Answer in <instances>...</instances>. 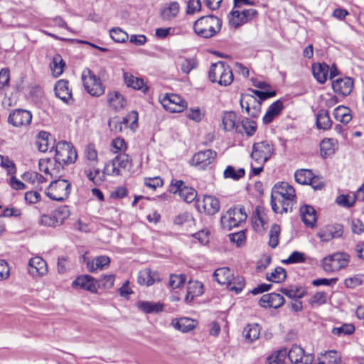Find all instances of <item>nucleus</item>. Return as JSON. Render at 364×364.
<instances>
[{
    "mask_svg": "<svg viewBox=\"0 0 364 364\" xmlns=\"http://www.w3.org/2000/svg\"><path fill=\"white\" fill-rule=\"evenodd\" d=\"M50 134L46 132H40L36 140V146L41 152H46L48 149V138Z\"/></svg>",
    "mask_w": 364,
    "mask_h": 364,
    "instance_id": "46",
    "label": "nucleus"
},
{
    "mask_svg": "<svg viewBox=\"0 0 364 364\" xmlns=\"http://www.w3.org/2000/svg\"><path fill=\"white\" fill-rule=\"evenodd\" d=\"M201 9V2L200 0H188L187 3L186 14L192 15L199 12Z\"/></svg>",
    "mask_w": 364,
    "mask_h": 364,
    "instance_id": "64",
    "label": "nucleus"
},
{
    "mask_svg": "<svg viewBox=\"0 0 364 364\" xmlns=\"http://www.w3.org/2000/svg\"><path fill=\"white\" fill-rule=\"evenodd\" d=\"M137 308L146 314H154L162 311L164 305L160 302H151L139 301L136 303Z\"/></svg>",
    "mask_w": 364,
    "mask_h": 364,
    "instance_id": "33",
    "label": "nucleus"
},
{
    "mask_svg": "<svg viewBox=\"0 0 364 364\" xmlns=\"http://www.w3.org/2000/svg\"><path fill=\"white\" fill-rule=\"evenodd\" d=\"M334 118L343 124H348L352 119L350 109L345 106H338L333 111Z\"/></svg>",
    "mask_w": 364,
    "mask_h": 364,
    "instance_id": "38",
    "label": "nucleus"
},
{
    "mask_svg": "<svg viewBox=\"0 0 364 364\" xmlns=\"http://www.w3.org/2000/svg\"><path fill=\"white\" fill-rule=\"evenodd\" d=\"M10 81V73L8 68L0 70V90L9 87Z\"/></svg>",
    "mask_w": 364,
    "mask_h": 364,
    "instance_id": "63",
    "label": "nucleus"
},
{
    "mask_svg": "<svg viewBox=\"0 0 364 364\" xmlns=\"http://www.w3.org/2000/svg\"><path fill=\"white\" fill-rule=\"evenodd\" d=\"M77 157L73 145L65 141H59L55 146V159L63 164L74 163Z\"/></svg>",
    "mask_w": 364,
    "mask_h": 364,
    "instance_id": "8",
    "label": "nucleus"
},
{
    "mask_svg": "<svg viewBox=\"0 0 364 364\" xmlns=\"http://www.w3.org/2000/svg\"><path fill=\"white\" fill-rule=\"evenodd\" d=\"M205 116V112L198 107L191 108L187 111L186 117L194 122H200Z\"/></svg>",
    "mask_w": 364,
    "mask_h": 364,
    "instance_id": "55",
    "label": "nucleus"
},
{
    "mask_svg": "<svg viewBox=\"0 0 364 364\" xmlns=\"http://www.w3.org/2000/svg\"><path fill=\"white\" fill-rule=\"evenodd\" d=\"M300 213L304 224L309 227H314L316 220L314 208L311 205H304L301 207Z\"/></svg>",
    "mask_w": 364,
    "mask_h": 364,
    "instance_id": "32",
    "label": "nucleus"
},
{
    "mask_svg": "<svg viewBox=\"0 0 364 364\" xmlns=\"http://www.w3.org/2000/svg\"><path fill=\"white\" fill-rule=\"evenodd\" d=\"M28 271L33 277H42L47 274V264L42 257L36 256L28 262Z\"/></svg>",
    "mask_w": 364,
    "mask_h": 364,
    "instance_id": "20",
    "label": "nucleus"
},
{
    "mask_svg": "<svg viewBox=\"0 0 364 364\" xmlns=\"http://www.w3.org/2000/svg\"><path fill=\"white\" fill-rule=\"evenodd\" d=\"M32 119V114L26 109H16L9 115L8 122L15 127L28 126Z\"/></svg>",
    "mask_w": 364,
    "mask_h": 364,
    "instance_id": "14",
    "label": "nucleus"
},
{
    "mask_svg": "<svg viewBox=\"0 0 364 364\" xmlns=\"http://www.w3.org/2000/svg\"><path fill=\"white\" fill-rule=\"evenodd\" d=\"M156 273L152 272L149 269L140 271L138 274L137 282L140 285L151 286L156 281Z\"/></svg>",
    "mask_w": 364,
    "mask_h": 364,
    "instance_id": "40",
    "label": "nucleus"
},
{
    "mask_svg": "<svg viewBox=\"0 0 364 364\" xmlns=\"http://www.w3.org/2000/svg\"><path fill=\"white\" fill-rule=\"evenodd\" d=\"M131 163L129 156L126 154H119L104 167V173L109 176H119L122 170L125 169Z\"/></svg>",
    "mask_w": 364,
    "mask_h": 364,
    "instance_id": "11",
    "label": "nucleus"
},
{
    "mask_svg": "<svg viewBox=\"0 0 364 364\" xmlns=\"http://www.w3.org/2000/svg\"><path fill=\"white\" fill-rule=\"evenodd\" d=\"M82 80L85 90L92 96L99 97L105 92L100 79L90 68H85L82 73Z\"/></svg>",
    "mask_w": 364,
    "mask_h": 364,
    "instance_id": "6",
    "label": "nucleus"
},
{
    "mask_svg": "<svg viewBox=\"0 0 364 364\" xmlns=\"http://www.w3.org/2000/svg\"><path fill=\"white\" fill-rule=\"evenodd\" d=\"M353 87V81L350 77H344L337 79L332 82V88L333 91L343 96L348 95Z\"/></svg>",
    "mask_w": 364,
    "mask_h": 364,
    "instance_id": "22",
    "label": "nucleus"
},
{
    "mask_svg": "<svg viewBox=\"0 0 364 364\" xmlns=\"http://www.w3.org/2000/svg\"><path fill=\"white\" fill-rule=\"evenodd\" d=\"M343 232L342 225H329L321 230L318 233V236L321 241L328 242L333 238L341 237Z\"/></svg>",
    "mask_w": 364,
    "mask_h": 364,
    "instance_id": "23",
    "label": "nucleus"
},
{
    "mask_svg": "<svg viewBox=\"0 0 364 364\" xmlns=\"http://www.w3.org/2000/svg\"><path fill=\"white\" fill-rule=\"evenodd\" d=\"M283 108V103L281 100H277L272 104L263 117L262 121L264 124L272 122L274 118L280 114Z\"/></svg>",
    "mask_w": 364,
    "mask_h": 364,
    "instance_id": "31",
    "label": "nucleus"
},
{
    "mask_svg": "<svg viewBox=\"0 0 364 364\" xmlns=\"http://www.w3.org/2000/svg\"><path fill=\"white\" fill-rule=\"evenodd\" d=\"M313 173L309 169H301L296 171L294 173V178L299 184H309L315 190H321L323 188L321 183L314 184L312 181Z\"/></svg>",
    "mask_w": 364,
    "mask_h": 364,
    "instance_id": "25",
    "label": "nucleus"
},
{
    "mask_svg": "<svg viewBox=\"0 0 364 364\" xmlns=\"http://www.w3.org/2000/svg\"><path fill=\"white\" fill-rule=\"evenodd\" d=\"M349 261L348 254L338 252L324 257L322 260V266L325 272H333L345 268Z\"/></svg>",
    "mask_w": 364,
    "mask_h": 364,
    "instance_id": "7",
    "label": "nucleus"
},
{
    "mask_svg": "<svg viewBox=\"0 0 364 364\" xmlns=\"http://www.w3.org/2000/svg\"><path fill=\"white\" fill-rule=\"evenodd\" d=\"M65 66V63L63 60L61 55L59 54L55 55L50 65L53 75L55 77L60 76L63 73Z\"/></svg>",
    "mask_w": 364,
    "mask_h": 364,
    "instance_id": "42",
    "label": "nucleus"
},
{
    "mask_svg": "<svg viewBox=\"0 0 364 364\" xmlns=\"http://www.w3.org/2000/svg\"><path fill=\"white\" fill-rule=\"evenodd\" d=\"M107 102L110 107L116 111L124 108L126 100L119 92L114 91L107 95Z\"/></svg>",
    "mask_w": 364,
    "mask_h": 364,
    "instance_id": "35",
    "label": "nucleus"
},
{
    "mask_svg": "<svg viewBox=\"0 0 364 364\" xmlns=\"http://www.w3.org/2000/svg\"><path fill=\"white\" fill-rule=\"evenodd\" d=\"M215 280L220 284H230L232 279V273L228 267L217 269L213 274Z\"/></svg>",
    "mask_w": 364,
    "mask_h": 364,
    "instance_id": "37",
    "label": "nucleus"
},
{
    "mask_svg": "<svg viewBox=\"0 0 364 364\" xmlns=\"http://www.w3.org/2000/svg\"><path fill=\"white\" fill-rule=\"evenodd\" d=\"M355 331V327L353 324L345 323L340 327H336L332 329V333L338 336L351 335Z\"/></svg>",
    "mask_w": 364,
    "mask_h": 364,
    "instance_id": "51",
    "label": "nucleus"
},
{
    "mask_svg": "<svg viewBox=\"0 0 364 364\" xmlns=\"http://www.w3.org/2000/svg\"><path fill=\"white\" fill-rule=\"evenodd\" d=\"M316 364H343L340 354L336 350H328L317 355Z\"/></svg>",
    "mask_w": 364,
    "mask_h": 364,
    "instance_id": "27",
    "label": "nucleus"
},
{
    "mask_svg": "<svg viewBox=\"0 0 364 364\" xmlns=\"http://www.w3.org/2000/svg\"><path fill=\"white\" fill-rule=\"evenodd\" d=\"M274 153V145L271 141L256 142L252 145L251 159L256 165H262L269 160Z\"/></svg>",
    "mask_w": 364,
    "mask_h": 364,
    "instance_id": "3",
    "label": "nucleus"
},
{
    "mask_svg": "<svg viewBox=\"0 0 364 364\" xmlns=\"http://www.w3.org/2000/svg\"><path fill=\"white\" fill-rule=\"evenodd\" d=\"M245 341L252 343L258 339L260 334V327L257 323L248 324L242 332Z\"/></svg>",
    "mask_w": 364,
    "mask_h": 364,
    "instance_id": "36",
    "label": "nucleus"
},
{
    "mask_svg": "<svg viewBox=\"0 0 364 364\" xmlns=\"http://www.w3.org/2000/svg\"><path fill=\"white\" fill-rule=\"evenodd\" d=\"M222 21L214 15L201 16L193 24L195 33L203 38L215 36L221 29Z\"/></svg>",
    "mask_w": 364,
    "mask_h": 364,
    "instance_id": "1",
    "label": "nucleus"
},
{
    "mask_svg": "<svg viewBox=\"0 0 364 364\" xmlns=\"http://www.w3.org/2000/svg\"><path fill=\"white\" fill-rule=\"evenodd\" d=\"M197 66V62L193 58L183 59L180 64V68L183 73L188 74Z\"/></svg>",
    "mask_w": 364,
    "mask_h": 364,
    "instance_id": "58",
    "label": "nucleus"
},
{
    "mask_svg": "<svg viewBox=\"0 0 364 364\" xmlns=\"http://www.w3.org/2000/svg\"><path fill=\"white\" fill-rule=\"evenodd\" d=\"M161 104L170 112H181L187 107V102L179 95L174 94L165 95L161 100Z\"/></svg>",
    "mask_w": 364,
    "mask_h": 364,
    "instance_id": "16",
    "label": "nucleus"
},
{
    "mask_svg": "<svg viewBox=\"0 0 364 364\" xmlns=\"http://www.w3.org/2000/svg\"><path fill=\"white\" fill-rule=\"evenodd\" d=\"M258 16V11L255 9H245L242 11L232 10L229 16V24L231 27L237 28L250 22Z\"/></svg>",
    "mask_w": 364,
    "mask_h": 364,
    "instance_id": "10",
    "label": "nucleus"
},
{
    "mask_svg": "<svg viewBox=\"0 0 364 364\" xmlns=\"http://www.w3.org/2000/svg\"><path fill=\"white\" fill-rule=\"evenodd\" d=\"M208 75L211 82H218L222 86L230 85L233 81V74L230 66L221 61L211 65Z\"/></svg>",
    "mask_w": 364,
    "mask_h": 364,
    "instance_id": "2",
    "label": "nucleus"
},
{
    "mask_svg": "<svg viewBox=\"0 0 364 364\" xmlns=\"http://www.w3.org/2000/svg\"><path fill=\"white\" fill-rule=\"evenodd\" d=\"M287 355L286 350H281L271 355L267 358L268 364H284Z\"/></svg>",
    "mask_w": 364,
    "mask_h": 364,
    "instance_id": "60",
    "label": "nucleus"
},
{
    "mask_svg": "<svg viewBox=\"0 0 364 364\" xmlns=\"http://www.w3.org/2000/svg\"><path fill=\"white\" fill-rule=\"evenodd\" d=\"M40 223L48 227H55L58 225H60L54 213L51 215H42L40 220Z\"/></svg>",
    "mask_w": 364,
    "mask_h": 364,
    "instance_id": "59",
    "label": "nucleus"
},
{
    "mask_svg": "<svg viewBox=\"0 0 364 364\" xmlns=\"http://www.w3.org/2000/svg\"><path fill=\"white\" fill-rule=\"evenodd\" d=\"M110 263V259L107 256H99L86 262V266L89 272H94L97 270H102L107 268Z\"/></svg>",
    "mask_w": 364,
    "mask_h": 364,
    "instance_id": "29",
    "label": "nucleus"
},
{
    "mask_svg": "<svg viewBox=\"0 0 364 364\" xmlns=\"http://www.w3.org/2000/svg\"><path fill=\"white\" fill-rule=\"evenodd\" d=\"M294 198H287V199H277V204L279 203L282 206V210L279 208L277 213H287L288 211H292L293 204Z\"/></svg>",
    "mask_w": 364,
    "mask_h": 364,
    "instance_id": "62",
    "label": "nucleus"
},
{
    "mask_svg": "<svg viewBox=\"0 0 364 364\" xmlns=\"http://www.w3.org/2000/svg\"><path fill=\"white\" fill-rule=\"evenodd\" d=\"M197 324L198 322L196 320L187 317L173 319L171 323L173 328L183 333L193 330Z\"/></svg>",
    "mask_w": 364,
    "mask_h": 364,
    "instance_id": "26",
    "label": "nucleus"
},
{
    "mask_svg": "<svg viewBox=\"0 0 364 364\" xmlns=\"http://www.w3.org/2000/svg\"><path fill=\"white\" fill-rule=\"evenodd\" d=\"M72 286L74 288L85 289L91 293H97L100 284L97 280L90 275H81L73 282Z\"/></svg>",
    "mask_w": 364,
    "mask_h": 364,
    "instance_id": "18",
    "label": "nucleus"
},
{
    "mask_svg": "<svg viewBox=\"0 0 364 364\" xmlns=\"http://www.w3.org/2000/svg\"><path fill=\"white\" fill-rule=\"evenodd\" d=\"M245 171L243 168H235L232 166H228L223 172L225 178H232L233 180H238L245 176Z\"/></svg>",
    "mask_w": 364,
    "mask_h": 364,
    "instance_id": "47",
    "label": "nucleus"
},
{
    "mask_svg": "<svg viewBox=\"0 0 364 364\" xmlns=\"http://www.w3.org/2000/svg\"><path fill=\"white\" fill-rule=\"evenodd\" d=\"M294 188L286 182L275 185L271 195V205L272 210L277 213L279 205L277 204V199L295 198Z\"/></svg>",
    "mask_w": 364,
    "mask_h": 364,
    "instance_id": "9",
    "label": "nucleus"
},
{
    "mask_svg": "<svg viewBox=\"0 0 364 364\" xmlns=\"http://www.w3.org/2000/svg\"><path fill=\"white\" fill-rule=\"evenodd\" d=\"M245 287V279L242 277L232 276V279L230 281V284L228 285V289L235 291L237 294L240 293Z\"/></svg>",
    "mask_w": 364,
    "mask_h": 364,
    "instance_id": "49",
    "label": "nucleus"
},
{
    "mask_svg": "<svg viewBox=\"0 0 364 364\" xmlns=\"http://www.w3.org/2000/svg\"><path fill=\"white\" fill-rule=\"evenodd\" d=\"M320 146L321 154L323 158L333 153V142L331 139H324Z\"/></svg>",
    "mask_w": 364,
    "mask_h": 364,
    "instance_id": "52",
    "label": "nucleus"
},
{
    "mask_svg": "<svg viewBox=\"0 0 364 364\" xmlns=\"http://www.w3.org/2000/svg\"><path fill=\"white\" fill-rule=\"evenodd\" d=\"M196 205L198 211L210 215L218 213L220 207L218 199L212 196H204L202 200L198 199Z\"/></svg>",
    "mask_w": 364,
    "mask_h": 364,
    "instance_id": "15",
    "label": "nucleus"
},
{
    "mask_svg": "<svg viewBox=\"0 0 364 364\" xmlns=\"http://www.w3.org/2000/svg\"><path fill=\"white\" fill-rule=\"evenodd\" d=\"M124 80L127 87L141 90L144 93L149 90V87L145 85L142 78L135 77L129 73H124Z\"/></svg>",
    "mask_w": 364,
    "mask_h": 364,
    "instance_id": "28",
    "label": "nucleus"
},
{
    "mask_svg": "<svg viewBox=\"0 0 364 364\" xmlns=\"http://www.w3.org/2000/svg\"><path fill=\"white\" fill-rule=\"evenodd\" d=\"M236 115L233 112H226L223 114L222 123L225 131H230L235 127Z\"/></svg>",
    "mask_w": 364,
    "mask_h": 364,
    "instance_id": "45",
    "label": "nucleus"
},
{
    "mask_svg": "<svg viewBox=\"0 0 364 364\" xmlns=\"http://www.w3.org/2000/svg\"><path fill=\"white\" fill-rule=\"evenodd\" d=\"M180 5L177 1L166 4L160 11V17L163 21H171L178 16Z\"/></svg>",
    "mask_w": 364,
    "mask_h": 364,
    "instance_id": "24",
    "label": "nucleus"
},
{
    "mask_svg": "<svg viewBox=\"0 0 364 364\" xmlns=\"http://www.w3.org/2000/svg\"><path fill=\"white\" fill-rule=\"evenodd\" d=\"M242 127L245 132V134L248 136H252L257 129V124L253 120H250L246 118L243 119L241 122Z\"/></svg>",
    "mask_w": 364,
    "mask_h": 364,
    "instance_id": "56",
    "label": "nucleus"
},
{
    "mask_svg": "<svg viewBox=\"0 0 364 364\" xmlns=\"http://www.w3.org/2000/svg\"><path fill=\"white\" fill-rule=\"evenodd\" d=\"M329 67L326 63L314 64L312 66V73L316 80L321 83H324L327 80Z\"/></svg>",
    "mask_w": 364,
    "mask_h": 364,
    "instance_id": "34",
    "label": "nucleus"
},
{
    "mask_svg": "<svg viewBox=\"0 0 364 364\" xmlns=\"http://www.w3.org/2000/svg\"><path fill=\"white\" fill-rule=\"evenodd\" d=\"M284 303V297L279 294L271 293L263 295L259 299V305L264 308L278 309Z\"/></svg>",
    "mask_w": 364,
    "mask_h": 364,
    "instance_id": "21",
    "label": "nucleus"
},
{
    "mask_svg": "<svg viewBox=\"0 0 364 364\" xmlns=\"http://www.w3.org/2000/svg\"><path fill=\"white\" fill-rule=\"evenodd\" d=\"M111 38L117 43H122L128 39V34L119 28H115L110 30Z\"/></svg>",
    "mask_w": 364,
    "mask_h": 364,
    "instance_id": "53",
    "label": "nucleus"
},
{
    "mask_svg": "<svg viewBox=\"0 0 364 364\" xmlns=\"http://www.w3.org/2000/svg\"><path fill=\"white\" fill-rule=\"evenodd\" d=\"M70 191V183L68 180L58 178L50 183L46 193L52 200L63 201L68 198Z\"/></svg>",
    "mask_w": 364,
    "mask_h": 364,
    "instance_id": "5",
    "label": "nucleus"
},
{
    "mask_svg": "<svg viewBox=\"0 0 364 364\" xmlns=\"http://www.w3.org/2000/svg\"><path fill=\"white\" fill-rule=\"evenodd\" d=\"M247 215L243 207L230 208L222 217L221 225L223 229L230 230L247 220Z\"/></svg>",
    "mask_w": 364,
    "mask_h": 364,
    "instance_id": "4",
    "label": "nucleus"
},
{
    "mask_svg": "<svg viewBox=\"0 0 364 364\" xmlns=\"http://www.w3.org/2000/svg\"><path fill=\"white\" fill-rule=\"evenodd\" d=\"M63 164L60 162H58L55 159L54 160L50 159L48 173L51 178H60L62 176L63 172Z\"/></svg>",
    "mask_w": 364,
    "mask_h": 364,
    "instance_id": "43",
    "label": "nucleus"
},
{
    "mask_svg": "<svg viewBox=\"0 0 364 364\" xmlns=\"http://www.w3.org/2000/svg\"><path fill=\"white\" fill-rule=\"evenodd\" d=\"M203 293V286L198 281H189L187 287V293L185 301L187 303L191 302L194 297L199 296Z\"/></svg>",
    "mask_w": 364,
    "mask_h": 364,
    "instance_id": "30",
    "label": "nucleus"
},
{
    "mask_svg": "<svg viewBox=\"0 0 364 364\" xmlns=\"http://www.w3.org/2000/svg\"><path fill=\"white\" fill-rule=\"evenodd\" d=\"M281 292L291 299H301L306 294V291L298 286H291L289 288H282Z\"/></svg>",
    "mask_w": 364,
    "mask_h": 364,
    "instance_id": "41",
    "label": "nucleus"
},
{
    "mask_svg": "<svg viewBox=\"0 0 364 364\" xmlns=\"http://www.w3.org/2000/svg\"><path fill=\"white\" fill-rule=\"evenodd\" d=\"M287 277V272L285 269L281 267L275 268L274 271L270 274H267L266 279L269 281L281 283L283 282Z\"/></svg>",
    "mask_w": 364,
    "mask_h": 364,
    "instance_id": "44",
    "label": "nucleus"
},
{
    "mask_svg": "<svg viewBox=\"0 0 364 364\" xmlns=\"http://www.w3.org/2000/svg\"><path fill=\"white\" fill-rule=\"evenodd\" d=\"M332 122L328 111L321 109L316 114V126L320 129L327 130L331 128Z\"/></svg>",
    "mask_w": 364,
    "mask_h": 364,
    "instance_id": "39",
    "label": "nucleus"
},
{
    "mask_svg": "<svg viewBox=\"0 0 364 364\" xmlns=\"http://www.w3.org/2000/svg\"><path fill=\"white\" fill-rule=\"evenodd\" d=\"M178 195L185 202L191 203L196 198L197 193L193 188L186 186L183 189H180Z\"/></svg>",
    "mask_w": 364,
    "mask_h": 364,
    "instance_id": "48",
    "label": "nucleus"
},
{
    "mask_svg": "<svg viewBox=\"0 0 364 364\" xmlns=\"http://www.w3.org/2000/svg\"><path fill=\"white\" fill-rule=\"evenodd\" d=\"M288 357L291 363L311 364L314 356L311 353L306 354L304 350L299 346L294 345L289 351Z\"/></svg>",
    "mask_w": 364,
    "mask_h": 364,
    "instance_id": "17",
    "label": "nucleus"
},
{
    "mask_svg": "<svg viewBox=\"0 0 364 364\" xmlns=\"http://www.w3.org/2000/svg\"><path fill=\"white\" fill-rule=\"evenodd\" d=\"M326 300L327 294L324 291H318L311 297L309 303L312 306H320L325 304Z\"/></svg>",
    "mask_w": 364,
    "mask_h": 364,
    "instance_id": "57",
    "label": "nucleus"
},
{
    "mask_svg": "<svg viewBox=\"0 0 364 364\" xmlns=\"http://www.w3.org/2000/svg\"><path fill=\"white\" fill-rule=\"evenodd\" d=\"M54 90L56 97L60 99L63 102L68 105L73 102L72 92L68 87V80H58L55 85Z\"/></svg>",
    "mask_w": 364,
    "mask_h": 364,
    "instance_id": "19",
    "label": "nucleus"
},
{
    "mask_svg": "<svg viewBox=\"0 0 364 364\" xmlns=\"http://www.w3.org/2000/svg\"><path fill=\"white\" fill-rule=\"evenodd\" d=\"M217 153L211 149L200 151L196 153L191 160V164L198 169H206L215 160Z\"/></svg>",
    "mask_w": 364,
    "mask_h": 364,
    "instance_id": "12",
    "label": "nucleus"
},
{
    "mask_svg": "<svg viewBox=\"0 0 364 364\" xmlns=\"http://www.w3.org/2000/svg\"><path fill=\"white\" fill-rule=\"evenodd\" d=\"M186 282L184 274H171L169 279V286L172 289L180 288Z\"/></svg>",
    "mask_w": 364,
    "mask_h": 364,
    "instance_id": "61",
    "label": "nucleus"
},
{
    "mask_svg": "<svg viewBox=\"0 0 364 364\" xmlns=\"http://www.w3.org/2000/svg\"><path fill=\"white\" fill-rule=\"evenodd\" d=\"M364 282V276L359 274L355 275L353 277H349L345 279L344 284L346 287L354 289L360 285Z\"/></svg>",
    "mask_w": 364,
    "mask_h": 364,
    "instance_id": "54",
    "label": "nucleus"
},
{
    "mask_svg": "<svg viewBox=\"0 0 364 364\" xmlns=\"http://www.w3.org/2000/svg\"><path fill=\"white\" fill-rule=\"evenodd\" d=\"M240 104L242 109H245L247 114L253 118L257 117L261 112V102L252 94H242Z\"/></svg>",
    "mask_w": 364,
    "mask_h": 364,
    "instance_id": "13",
    "label": "nucleus"
},
{
    "mask_svg": "<svg viewBox=\"0 0 364 364\" xmlns=\"http://www.w3.org/2000/svg\"><path fill=\"white\" fill-rule=\"evenodd\" d=\"M280 231L281 228L279 225H278L277 224H274L272 225L269 233V245L272 248H275L278 245L279 235L280 234Z\"/></svg>",
    "mask_w": 364,
    "mask_h": 364,
    "instance_id": "50",
    "label": "nucleus"
}]
</instances>
